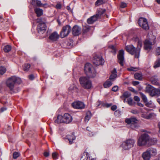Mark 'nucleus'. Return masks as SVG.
<instances>
[{
	"label": "nucleus",
	"mask_w": 160,
	"mask_h": 160,
	"mask_svg": "<svg viewBox=\"0 0 160 160\" xmlns=\"http://www.w3.org/2000/svg\"><path fill=\"white\" fill-rule=\"evenodd\" d=\"M21 82V79L15 76H12L8 78L6 82L7 86L9 88L10 91L12 92H15L14 88L15 84L16 83L19 84Z\"/></svg>",
	"instance_id": "1"
},
{
	"label": "nucleus",
	"mask_w": 160,
	"mask_h": 160,
	"mask_svg": "<svg viewBox=\"0 0 160 160\" xmlns=\"http://www.w3.org/2000/svg\"><path fill=\"white\" fill-rule=\"evenodd\" d=\"M79 80L81 86L84 89H88L92 88V82L88 78L81 77L79 78Z\"/></svg>",
	"instance_id": "2"
},
{
	"label": "nucleus",
	"mask_w": 160,
	"mask_h": 160,
	"mask_svg": "<svg viewBox=\"0 0 160 160\" xmlns=\"http://www.w3.org/2000/svg\"><path fill=\"white\" fill-rule=\"evenodd\" d=\"M84 71L86 75L91 78H93L96 76V72L89 63H87L85 65Z\"/></svg>",
	"instance_id": "3"
},
{
	"label": "nucleus",
	"mask_w": 160,
	"mask_h": 160,
	"mask_svg": "<svg viewBox=\"0 0 160 160\" xmlns=\"http://www.w3.org/2000/svg\"><path fill=\"white\" fill-rule=\"evenodd\" d=\"M149 140L150 137L148 134H143L138 138L137 141L138 145L139 146H145L149 141Z\"/></svg>",
	"instance_id": "4"
},
{
	"label": "nucleus",
	"mask_w": 160,
	"mask_h": 160,
	"mask_svg": "<svg viewBox=\"0 0 160 160\" xmlns=\"http://www.w3.org/2000/svg\"><path fill=\"white\" fill-rule=\"evenodd\" d=\"M135 140L132 139H129L123 142L121 147L125 150H128L134 146Z\"/></svg>",
	"instance_id": "5"
},
{
	"label": "nucleus",
	"mask_w": 160,
	"mask_h": 160,
	"mask_svg": "<svg viewBox=\"0 0 160 160\" xmlns=\"http://www.w3.org/2000/svg\"><path fill=\"white\" fill-rule=\"evenodd\" d=\"M146 91L151 96L156 95L160 96V88L156 89L151 85H148L146 88Z\"/></svg>",
	"instance_id": "6"
},
{
	"label": "nucleus",
	"mask_w": 160,
	"mask_h": 160,
	"mask_svg": "<svg viewBox=\"0 0 160 160\" xmlns=\"http://www.w3.org/2000/svg\"><path fill=\"white\" fill-rule=\"evenodd\" d=\"M126 51L132 55H134L135 58H138L139 54L137 53L136 49L132 45H129L126 46Z\"/></svg>",
	"instance_id": "7"
},
{
	"label": "nucleus",
	"mask_w": 160,
	"mask_h": 160,
	"mask_svg": "<svg viewBox=\"0 0 160 160\" xmlns=\"http://www.w3.org/2000/svg\"><path fill=\"white\" fill-rule=\"evenodd\" d=\"M138 120L135 118L132 117L127 118L125 120V122L128 124H131V128L132 129L138 128V126L137 125Z\"/></svg>",
	"instance_id": "8"
},
{
	"label": "nucleus",
	"mask_w": 160,
	"mask_h": 160,
	"mask_svg": "<svg viewBox=\"0 0 160 160\" xmlns=\"http://www.w3.org/2000/svg\"><path fill=\"white\" fill-rule=\"evenodd\" d=\"M71 28L69 25L64 26L60 33V36L62 38H63L68 36L71 31Z\"/></svg>",
	"instance_id": "9"
},
{
	"label": "nucleus",
	"mask_w": 160,
	"mask_h": 160,
	"mask_svg": "<svg viewBox=\"0 0 160 160\" xmlns=\"http://www.w3.org/2000/svg\"><path fill=\"white\" fill-rule=\"evenodd\" d=\"M138 24L144 29L148 30L149 29L147 20L144 18H139Z\"/></svg>",
	"instance_id": "10"
},
{
	"label": "nucleus",
	"mask_w": 160,
	"mask_h": 160,
	"mask_svg": "<svg viewBox=\"0 0 160 160\" xmlns=\"http://www.w3.org/2000/svg\"><path fill=\"white\" fill-rule=\"evenodd\" d=\"M46 25L43 22H40L37 26V30L38 33L40 34H43L46 31Z\"/></svg>",
	"instance_id": "11"
},
{
	"label": "nucleus",
	"mask_w": 160,
	"mask_h": 160,
	"mask_svg": "<svg viewBox=\"0 0 160 160\" xmlns=\"http://www.w3.org/2000/svg\"><path fill=\"white\" fill-rule=\"evenodd\" d=\"M93 62L94 64L98 66L104 63V61L101 56L95 55L94 57Z\"/></svg>",
	"instance_id": "12"
},
{
	"label": "nucleus",
	"mask_w": 160,
	"mask_h": 160,
	"mask_svg": "<svg viewBox=\"0 0 160 160\" xmlns=\"http://www.w3.org/2000/svg\"><path fill=\"white\" fill-rule=\"evenodd\" d=\"M73 108L76 109H82L84 108L85 105L83 103L80 101L75 102L72 104Z\"/></svg>",
	"instance_id": "13"
},
{
	"label": "nucleus",
	"mask_w": 160,
	"mask_h": 160,
	"mask_svg": "<svg viewBox=\"0 0 160 160\" xmlns=\"http://www.w3.org/2000/svg\"><path fill=\"white\" fill-rule=\"evenodd\" d=\"M31 4L33 6H37L38 7L47 8L48 7V4L45 3L43 4L41 3L40 1L38 0H32L31 2Z\"/></svg>",
	"instance_id": "14"
},
{
	"label": "nucleus",
	"mask_w": 160,
	"mask_h": 160,
	"mask_svg": "<svg viewBox=\"0 0 160 160\" xmlns=\"http://www.w3.org/2000/svg\"><path fill=\"white\" fill-rule=\"evenodd\" d=\"M124 51L122 50H121L119 51V54L118 56L119 62L122 66H123V62L124 61Z\"/></svg>",
	"instance_id": "15"
},
{
	"label": "nucleus",
	"mask_w": 160,
	"mask_h": 160,
	"mask_svg": "<svg viewBox=\"0 0 160 160\" xmlns=\"http://www.w3.org/2000/svg\"><path fill=\"white\" fill-rule=\"evenodd\" d=\"M64 123H69L72 120V118L70 114L68 113H65L63 116Z\"/></svg>",
	"instance_id": "16"
},
{
	"label": "nucleus",
	"mask_w": 160,
	"mask_h": 160,
	"mask_svg": "<svg viewBox=\"0 0 160 160\" xmlns=\"http://www.w3.org/2000/svg\"><path fill=\"white\" fill-rule=\"evenodd\" d=\"M59 38V35L58 33L55 32L52 33L49 37V39L52 42L57 41Z\"/></svg>",
	"instance_id": "17"
},
{
	"label": "nucleus",
	"mask_w": 160,
	"mask_h": 160,
	"mask_svg": "<svg viewBox=\"0 0 160 160\" xmlns=\"http://www.w3.org/2000/svg\"><path fill=\"white\" fill-rule=\"evenodd\" d=\"M155 43L154 41L153 42H151L149 40H146L144 42V48L145 50H150L152 48V46Z\"/></svg>",
	"instance_id": "18"
},
{
	"label": "nucleus",
	"mask_w": 160,
	"mask_h": 160,
	"mask_svg": "<svg viewBox=\"0 0 160 160\" xmlns=\"http://www.w3.org/2000/svg\"><path fill=\"white\" fill-rule=\"evenodd\" d=\"M81 28L77 25L74 26L72 29V33L74 36L78 35L81 32Z\"/></svg>",
	"instance_id": "19"
},
{
	"label": "nucleus",
	"mask_w": 160,
	"mask_h": 160,
	"mask_svg": "<svg viewBox=\"0 0 160 160\" xmlns=\"http://www.w3.org/2000/svg\"><path fill=\"white\" fill-rule=\"evenodd\" d=\"M98 19V18L96 15H94L88 18L87 20V22L89 24H92Z\"/></svg>",
	"instance_id": "20"
},
{
	"label": "nucleus",
	"mask_w": 160,
	"mask_h": 160,
	"mask_svg": "<svg viewBox=\"0 0 160 160\" xmlns=\"http://www.w3.org/2000/svg\"><path fill=\"white\" fill-rule=\"evenodd\" d=\"M106 10L104 9L99 8L97 9L96 15L98 18H100L102 15L105 12Z\"/></svg>",
	"instance_id": "21"
},
{
	"label": "nucleus",
	"mask_w": 160,
	"mask_h": 160,
	"mask_svg": "<svg viewBox=\"0 0 160 160\" xmlns=\"http://www.w3.org/2000/svg\"><path fill=\"white\" fill-rule=\"evenodd\" d=\"M67 138L69 141V143L70 144L73 143V141L76 138V137L73 133H71L70 134L68 135L67 136Z\"/></svg>",
	"instance_id": "22"
},
{
	"label": "nucleus",
	"mask_w": 160,
	"mask_h": 160,
	"mask_svg": "<svg viewBox=\"0 0 160 160\" xmlns=\"http://www.w3.org/2000/svg\"><path fill=\"white\" fill-rule=\"evenodd\" d=\"M69 92L70 93H76L78 92V89L74 84L71 85L68 89Z\"/></svg>",
	"instance_id": "23"
},
{
	"label": "nucleus",
	"mask_w": 160,
	"mask_h": 160,
	"mask_svg": "<svg viewBox=\"0 0 160 160\" xmlns=\"http://www.w3.org/2000/svg\"><path fill=\"white\" fill-rule=\"evenodd\" d=\"M142 157L144 160H150L151 155L149 152L147 150L146 152L143 153Z\"/></svg>",
	"instance_id": "24"
},
{
	"label": "nucleus",
	"mask_w": 160,
	"mask_h": 160,
	"mask_svg": "<svg viewBox=\"0 0 160 160\" xmlns=\"http://www.w3.org/2000/svg\"><path fill=\"white\" fill-rule=\"evenodd\" d=\"M55 122L58 123H64L63 116L61 115H58L56 119L55 120Z\"/></svg>",
	"instance_id": "25"
},
{
	"label": "nucleus",
	"mask_w": 160,
	"mask_h": 160,
	"mask_svg": "<svg viewBox=\"0 0 160 160\" xmlns=\"http://www.w3.org/2000/svg\"><path fill=\"white\" fill-rule=\"evenodd\" d=\"M147 151L149 152L151 156H155L157 153L156 150L154 148H150L147 150Z\"/></svg>",
	"instance_id": "26"
},
{
	"label": "nucleus",
	"mask_w": 160,
	"mask_h": 160,
	"mask_svg": "<svg viewBox=\"0 0 160 160\" xmlns=\"http://www.w3.org/2000/svg\"><path fill=\"white\" fill-rule=\"evenodd\" d=\"M34 11L37 15L38 17H39L43 14V10L38 8H36L34 9Z\"/></svg>",
	"instance_id": "27"
},
{
	"label": "nucleus",
	"mask_w": 160,
	"mask_h": 160,
	"mask_svg": "<svg viewBox=\"0 0 160 160\" xmlns=\"http://www.w3.org/2000/svg\"><path fill=\"white\" fill-rule=\"evenodd\" d=\"M112 82L109 79L107 80L103 84L104 87L106 88H109L112 85Z\"/></svg>",
	"instance_id": "28"
},
{
	"label": "nucleus",
	"mask_w": 160,
	"mask_h": 160,
	"mask_svg": "<svg viewBox=\"0 0 160 160\" xmlns=\"http://www.w3.org/2000/svg\"><path fill=\"white\" fill-rule=\"evenodd\" d=\"M89 156V154L86 150L82 156L80 160H87Z\"/></svg>",
	"instance_id": "29"
},
{
	"label": "nucleus",
	"mask_w": 160,
	"mask_h": 160,
	"mask_svg": "<svg viewBox=\"0 0 160 160\" xmlns=\"http://www.w3.org/2000/svg\"><path fill=\"white\" fill-rule=\"evenodd\" d=\"M151 81L152 84L155 85H158L159 83L158 82V79L156 77H152L151 79Z\"/></svg>",
	"instance_id": "30"
},
{
	"label": "nucleus",
	"mask_w": 160,
	"mask_h": 160,
	"mask_svg": "<svg viewBox=\"0 0 160 160\" xmlns=\"http://www.w3.org/2000/svg\"><path fill=\"white\" fill-rule=\"evenodd\" d=\"M91 116L92 114L90 112L88 111L87 112L85 117V122H88L91 118Z\"/></svg>",
	"instance_id": "31"
},
{
	"label": "nucleus",
	"mask_w": 160,
	"mask_h": 160,
	"mask_svg": "<svg viewBox=\"0 0 160 160\" xmlns=\"http://www.w3.org/2000/svg\"><path fill=\"white\" fill-rule=\"evenodd\" d=\"M142 46V42L140 41L138 42L137 47L136 48L137 50V53L140 55V48Z\"/></svg>",
	"instance_id": "32"
},
{
	"label": "nucleus",
	"mask_w": 160,
	"mask_h": 160,
	"mask_svg": "<svg viewBox=\"0 0 160 160\" xmlns=\"http://www.w3.org/2000/svg\"><path fill=\"white\" fill-rule=\"evenodd\" d=\"M139 93L143 102H147L148 99L146 95L142 92H140Z\"/></svg>",
	"instance_id": "33"
},
{
	"label": "nucleus",
	"mask_w": 160,
	"mask_h": 160,
	"mask_svg": "<svg viewBox=\"0 0 160 160\" xmlns=\"http://www.w3.org/2000/svg\"><path fill=\"white\" fill-rule=\"evenodd\" d=\"M30 67V65L29 64H25L23 66V68L25 71H28Z\"/></svg>",
	"instance_id": "34"
},
{
	"label": "nucleus",
	"mask_w": 160,
	"mask_h": 160,
	"mask_svg": "<svg viewBox=\"0 0 160 160\" xmlns=\"http://www.w3.org/2000/svg\"><path fill=\"white\" fill-rule=\"evenodd\" d=\"M134 76V78L136 79L141 80L142 79V75L141 73H136Z\"/></svg>",
	"instance_id": "35"
},
{
	"label": "nucleus",
	"mask_w": 160,
	"mask_h": 160,
	"mask_svg": "<svg viewBox=\"0 0 160 160\" xmlns=\"http://www.w3.org/2000/svg\"><path fill=\"white\" fill-rule=\"evenodd\" d=\"M160 67V58L157 59L155 62L153 67L156 68Z\"/></svg>",
	"instance_id": "36"
},
{
	"label": "nucleus",
	"mask_w": 160,
	"mask_h": 160,
	"mask_svg": "<svg viewBox=\"0 0 160 160\" xmlns=\"http://www.w3.org/2000/svg\"><path fill=\"white\" fill-rule=\"evenodd\" d=\"M160 67V58L157 59L155 62L153 67L156 68Z\"/></svg>",
	"instance_id": "37"
},
{
	"label": "nucleus",
	"mask_w": 160,
	"mask_h": 160,
	"mask_svg": "<svg viewBox=\"0 0 160 160\" xmlns=\"http://www.w3.org/2000/svg\"><path fill=\"white\" fill-rule=\"evenodd\" d=\"M131 96V94L128 92H125L123 94L122 96H121V98H122L123 97L127 98Z\"/></svg>",
	"instance_id": "38"
},
{
	"label": "nucleus",
	"mask_w": 160,
	"mask_h": 160,
	"mask_svg": "<svg viewBox=\"0 0 160 160\" xmlns=\"http://www.w3.org/2000/svg\"><path fill=\"white\" fill-rule=\"evenodd\" d=\"M11 49V47L10 46L7 45L5 46L4 48V50L5 52H8Z\"/></svg>",
	"instance_id": "39"
},
{
	"label": "nucleus",
	"mask_w": 160,
	"mask_h": 160,
	"mask_svg": "<svg viewBox=\"0 0 160 160\" xmlns=\"http://www.w3.org/2000/svg\"><path fill=\"white\" fill-rule=\"evenodd\" d=\"M6 69L4 67L1 66L0 67V74L2 75L6 72Z\"/></svg>",
	"instance_id": "40"
},
{
	"label": "nucleus",
	"mask_w": 160,
	"mask_h": 160,
	"mask_svg": "<svg viewBox=\"0 0 160 160\" xmlns=\"http://www.w3.org/2000/svg\"><path fill=\"white\" fill-rule=\"evenodd\" d=\"M117 74H111L110 76L109 80L111 81H114L115 79L117 77Z\"/></svg>",
	"instance_id": "41"
},
{
	"label": "nucleus",
	"mask_w": 160,
	"mask_h": 160,
	"mask_svg": "<svg viewBox=\"0 0 160 160\" xmlns=\"http://www.w3.org/2000/svg\"><path fill=\"white\" fill-rule=\"evenodd\" d=\"M90 29V27L88 25H85L83 27V30L84 32H88Z\"/></svg>",
	"instance_id": "42"
},
{
	"label": "nucleus",
	"mask_w": 160,
	"mask_h": 160,
	"mask_svg": "<svg viewBox=\"0 0 160 160\" xmlns=\"http://www.w3.org/2000/svg\"><path fill=\"white\" fill-rule=\"evenodd\" d=\"M127 70L129 71H136L138 70V68L131 67L127 68Z\"/></svg>",
	"instance_id": "43"
},
{
	"label": "nucleus",
	"mask_w": 160,
	"mask_h": 160,
	"mask_svg": "<svg viewBox=\"0 0 160 160\" xmlns=\"http://www.w3.org/2000/svg\"><path fill=\"white\" fill-rule=\"evenodd\" d=\"M103 3V0H97L95 2V5H99Z\"/></svg>",
	"instance_id": "44"
},
{
	"label": "nucleus",
	"mask_w": 160,
	"mask_h": 160,
	"mask_svg": "<svg viewBox=\"0 0 160 160\" xmlns=\"http://www.w3.org/2000/svg\"><path fill=\"white\" fill-rule=\"evenodd\" d=\"M144 103H145L146 106L148 107H150L152 106V102L151 101L149 102H148V100L147 101V102Z\"/></svg>",
	"instance_id": "45"
},
{
	"label": "nucleus",
	"mask_w": 160,
	"mask_h": 160,
	"mask_svg": "<svg viewBox=\"0 0 160 160\" xmlns=\"http://www.w3.org/2000/svg\"><path fill=\"white\" fill-rule=\"evenodd\" d=\"M133 100L132 99L130 98H129L128 99V103L130 105H132L133 104Z\"/></svg>",
	"instance_id": "46"
},
{
	"label": "nucleus",
	"mask_w": 160,
	"mask_h": 160,
	"mask_svg": "<svg viewBox=\"0 0 160 160\" xmlns=\"http://www.w3.org/2000/svg\"><path fill=\"white\" fill-rule=\"evenodd\" d=\"M149 140L153 143V144H155L157 142V140L156 138H153L151 139L150 138Z\"/></svg>",
	"instance_id": "47"
},
{
	"label": "nucleus",
	"mask_w": 160,
	"mask_h": 160,
	"mask_svg": "<svg viewBox=\"0 0 160 160\" xmlns=\"http://www.w3.org/2000/svg\"><path fill=\"white\" fill-rule=\"evenodd\" d=\"M19 156V153L17 152H15L13 154V158L14 159L17 158Z\"/></svg>",
	"instance_id": "48"
},
{
	"label": "nucleus",
	"mask_w": 160,
	"mask_h": 160,
	"mask_svg": "<svg viewBox=\"0 0 160 160\" xmlns=\"http://www.w3.org/2000/svg\"><path fill=\"white\" fill-rule=\"evenodd\" d=\"M57 154L56 152H53L52 153V157L54 159H57L58 158Z\"/></svg>",
	"instance_id": "49"
},
{
	"label": "nucleus",
	"mask_w": 160,
	"mask_h": 160,
	"mask_svg": "<svg viewBox=\"0 0 160 160\" xmlns=\"http://www.w3.org/2000/svg\"><path fill=\"white\" fill-rule=\"evenodd\" d=\"M127 4L126 3L124 2H122L120 5V7L121 8H124L126 7Z\"/></svg>",
	"instance_id": "50"
},
{
	"label": "nucleus",
	"mask_w": 160,
	"mask_h": 160,
	"mask_svg": "<svg viewBox=\"0 0 160 160\" xmlns=\"http://www.w3.org/2000/svg\"><path fill=\"white\" fill-rule=\"evenodd\" d=\"M156 55H160V47L158 48L156 51Z\"/></svg>",
	"instance_id": "51"
},
{
	"label": "nucleus",
	"mask_w": 160,
	"mask_h": 160,
	"mask_svg": "<svg viewBox=\"0 0 160 160\" xmlns=\"http://www.w3.org/2000/svg\"><path fill=\"white\" fill-rule=\"evenodd\" d=\"M118 90V87L117 86H115L112 88V90L114 92H116Z\"/></svg>",
	"instance_id": "52"
},
{
	"label": "nucleus",
	"mask_w": 160,
	"mask_h": 160,
	"mask_svg": "<svg viewBox=\"0 0 160 160\" xmlns=\"http://www.w3.org/2000/svg\"><path fill=\"white\" fill-rule=\"evenodd\" d=\"M117 108V106L116 105H113L112 106L111 108V110L112 111H115Z\"/></svg>",
	"instance_id": "53"
},
{
	"label": "nucleus",
	"mask_w": 160,
	"mask_h": 160,
	"mask_svg": "<svg viewBox=\"0 0 160 160\" xmlns=\"http://www.w3.org/2000/svg\"><path fill=\"white\" fill-rule=\"evenodd\" d=\"M134 99L135 101L137 102H139L140 100L139 98L137 96H134Z\"/></svg>",
	"instance_id": "54"
},
{
	"label": "nucleus",
	"mask_w": 160,
	"mask_h": 160,
	"mask_svg": "<svg viewBox=\"0 0 160 160\" xmlns=\"http://www.w3.org/2000/svg\"><path fill=\"white\" fill-rule=\"evenodd\" d=\"M153 114L152 113H150L148 115V117L146 118L147 119H149L151 118L153 116Z\"/></svg>",
	"instance_id": "55"
},
{
	"label": "nucleus",
	"mask_w": 160,
	"mask_h": 160,
	"mask_svg": "<svg viewBox=\"0 0 160 160\" xmlns=\"http://www.w3.org/2000/svg\"><path fill=\"white\" fill-rule=\"evenodd\" d=\"M56 8L58 9H60L61 8V5L59 3L57 4L56 6Z\"/></svg>",
	"instance_id": "56"
},
{
	"label": "nucleus",
	"mask_w": 160,
	"mask_h": 160,
	"mask_svg": "<svg viewBox=\"0 0 160 160\" xmlns=\"http://www.w3.org/2000/svg\"><path fill=\"white\" fill-rule=\"evenodd\" d=\"M111 72L112 74H117V71L115 68H114Z\"/></svg>",
	"instance_id": "57"
},
{
	"label": "nucleus",
	"mask_w": 160,
	"mask_h": 160,
	"mask_svg": "<svg viewBox=\"0 0 160 160\" xmlns=\"http://www.w3.org/2000/svg\"><path fill=\"white\" fill-rule=\"evenodd\" d=\"M112 104L110 103H105L104 105V106L107 108H108L111 106Z\"/></svg>",
	"instance_id": "58"
},
{
	"label": "nucleus",
	"mask_w": 160,
	"mask_h": 160,
	"mask_svg": "<svg viewBox=\"0 0 160 160\" xmlns=\"http://www.w3.org/2000/svg\"><path fill=\"white\" fill-rule=\"evenodd\" d=\"M132 83L133 85L136 86L139 84V82L138 81H133Z\"/></svg>",
	"instance_id": "59"
},
{
	"label": "nucleus",
	"mask_w": 160,
	"mask_h": 160,
	"mask_svg": "<svg viewBox=\"0 0 160 160\" xmlns=\"http://www.w3.org/2000/svg\"><path fill=\"white\" fill-rule=\"evenodd\" d=\"M129 90L130 91L132 92H136V90L133 88H131V87L129 88Z\"/></svg>",
	"instance_id": "60"
},
{
	"label": "nucleus",
	"mask_w": 160,
	"mask_h": 160,
	"mask_svg": "<svg viewBox=\"0 0 160 160\" xmlns=\"http://www.w3.org/2000/svg\"><path fill=\"white\" fill-rule=\"evenodd\" d=\"M29 79L31 80H32L34 79V76L33 75H30L29 76Z\"/></svg>",
	"instance_id": "61"
},
{
	"label": "nucleus",
	"mask_w": 160,
	"mask_h": 160,
	"mask_svg": "<svg viewBox=\"0 0 160 160\" xmlns=\"http://www.w3.org/2000/svg\"><path fill=\"white\" fill-rule=\"evenodd\" d=\"M137 105L140 107H143L144 105L143 104H142V103L140 102H138L137 103Z\"/></svg>",
	"instance_id": "62"
},
{
	"label": "nucleus",
	"mask_w": 160,
	"mask_h": 160,
	"mask_svg": "<svg viewBox=\"0 0 160 160\" xmlns=\"http://www.w3.org/2000/svg\"><path fill=\"white\" fill-rule=\"evenodd\" d=\"M44 155L45 157H48L49 155V153L47 152H45L44 153Z\"/></svg>",
	"instance_id": "63"
},
{
	"label": "nucleus",
	"mask_w": 160,
	"mask_h": 160,
	"mask_svg": "<svg viewBox=\"0 0 160 160\" xmlns=\"http://www.w3.org/2000/svg\"><path fill=\"white\" fill-rule=\"evenodd\" d=\"M7 109V108L5 107H3L1 109V112H2Z\"/></svg>",
	"instance_id": "64"
}]
</instances>
